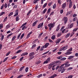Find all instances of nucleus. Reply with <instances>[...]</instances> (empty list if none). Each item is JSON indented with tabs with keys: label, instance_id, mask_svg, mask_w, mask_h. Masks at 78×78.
<instances>
[{
	"label": "nucleus",
	"instance_id": "obj_1",
	"mask_svg": "<svg viewBox=\"0 0 78 78\" xmlns=\"http://www.w3.org/2000/svg\"><path fill=\"white\" fill-rule=\"evenodd\" d=\"M64 66V64L62 65L58 69V71L59 72L61 71V73H64V72H65V70H66V68H64V67H63V66Z\"/></svg>",
	"mask_w": 78,
	"mask_h": 78
},
{
	"label": "nucleus",
	"instance_id": "obj_2",
	"mask_svg": "<svg viewBox=\"0 0 78 78\" xmlns=\"http://www.w3.org/2000/svg\"><path fill=\"white\" fill-rule=\"evenodd\" d=\"M55 22H53V23H51L48 24V26L49 28V31H51L52 30V28H53L55 27Z\"/></svg>",
	"mask_w": 78,
	"mask_h": 78
},
{
	"label": "nucleus",
	"instance_id": "obj_3",
	"mask_svg": "<svg viewBox=\"0 0 78 78\" xmlns=\"http://www.w3.org/2000/svg\"><path fill=\"white\" fill-rule=\"evenodd\" d=\"M34 52H32L30 53L29 54V60H31V59H33L34 58Z\"/></svg>",
	"mask_w": 78,
	"mask_h": 78
},
{
	"label": "nucleus",
	"instance_id": "obj_4",
	"mask_svg": "<svg viewBox=\"0 0 78 78\" xmlns=\"http://www.w3.org/2000/svg\"><path fill=\"white\" fill-rule=\"evenodd\" d=\"M68 47V45H67L63 47L62 48L60 49V51H64V50H66Z\"/></svg>",
	"mask_w": 78,
	"mask_h": 78
},
{
	"label": "nucleus",
	"instance_id": "obj_5",
	"mask_svg": "<svg viewBox=\"0 0 78 78\" xmlns=\"http://www.w3.org/2000/svg\"><path fill=\"white\" fill-rule=\"evenodd\" d=\"M44 25V23H40L38 25V27H37V28H42L43 27V25Z\"/></svg>",
	"mask_w": 78,
	"mask_h": 78
},
{
	"label": "nucleus",
	"instance_id": "obj_6",
	"mask_svg": "<svg viewBox=\"0 0 78 78\" xmlns=\"http://www.w3.org/2000/svg\"><path fill=\"white\" fill-rule=\"evenodd\" d=\"M63 20L64 22V23L66 24L67 22V21H68V19L67 17H64L63 19Z\"/></svg>",
	"mask_w": 78,
	"mask_h": 78
},
{
	"label": "nucleus",
	"instance_id": "obj_7",
	"mask_svg": "<svg viewBox=\"0 0 78 78\" xmlns=\"http://www.w3.org/2000/svg\"><path fill=\"white\" fill-rule=\"evenodd\" d=\"M69 61H67L66 62L65 64V67H69V66H70V64H69Z\"/></svg>",
	"mask_w": 78,
	"mask_h": 78
},
{
	"label": "nucleus",
	"instance_id": "obj_8",
	"mask_svg": "<svg viewBox=\"0 0 78 78\" xmlns=\"http://www.w3.org/2000/svg\"><path fill=\"white\" fill-rule=\"evenodd\" d=\"M62 6L63 9H65V8H66V2H65L62 5Z\"/></svg>",
	"mask_w": 78,
	"mask_h": 78
},
{
	"label": "nucleus",
	"instance_id": "obj_9",
	"mask_svg": "<svg viewBox=\"0 0 78 78\" xmlns=\"http://www.w3.org/2000/svg\"><path fill=\"white\" fill-rule=\"evenodd\" d=\"M72 3H73L72 2H69V8H71L72 7V6H73V4H72Z\"/></svg>",
	"mask_w": 78,
	"mask_h": 78
},
{
	"label": "nucleus",
	"instance_id": "obj_10",
	"mask_svg": "<svg viewBox=\"0 0 78 78\" xmlns=\"http://www.w3.org/2000/svg\"><path fill=\"white\" fill-rule=\"evenodd\" d=\"M72 52H70V51L68 50L67 52L65 53V55H70V54H72Z\"/></svg>",
	"mask_w": 78,
	"mask_h": 78
},
{
	"label": "nucleus",
	"instance_id": "obj_11",
	"mask_svg": "<svg viewBox=\"0 0 78 78\" xmlns=\"http://www.w3.org/2000/svg\"><path fill=\"white\" fill-rule=\"evenodd\" d=\"M61 24H59V25H58L57 27H56V31H58L59 29H60V26Z\"/></svg>",
	"mask_w": 78,
	"mask_h": 78
},
{
	"label": "nucleus",
	"instance_id": "obj_12",
	"mask_svg": "<svg viewBox=\"0 0 78 78\" xmlns=\"http://www.w3.org/2000/svg\"><path fill=\"white\" fill-rule=\"evenodd\" d=\"M32 33H33V32L31 31L28 34L27 37V39H28L30 36V35L32 34Z\"/></svg>",
	"mask_w": 78,
	"mask_h": 78
},
{
	"label": "nucleus",
	"instance_id": "obj_13",
	"mask_svg": "<svg viewBox=\"0 0 78 78\" xmlns=\"http://www.w3.org/2000/svg\"><path fill=\"white\" fill-rule=\"evenodd\" d=\"M37 22H38V20H36V21L34 22L33 23V24H32L33 27H34V26H35V25H36V24H37Z\"/></svg>",
	"mask_w": 78,
	"mask_h": 78
},
{
	"label": "nucleus",
	"instance_id": "obj_14",
	"mask_svg": "<svg viewBox=\"0 0 78 78\" xmlns=\"http://www.w3.org/2000/svg\"><path fill=\"white\" fill-rule=\"evenodd\" d=\"M28 52H25L23 53L21 55V56H25V55H28Z\"/></svg>",
	"mask_w": 78,
	"mask_h": 78
},
{
	"label": "nucleus",
	"instance_id": "obj_15",
	"mask_svg": "<svg viewBox=\"0 0 78 78\" xmlns=\"http://www.w3.org/2000/svg\"><path fill=\"white\" fill-rule=\"evenodd\" d=\"M61 39L60 38L58 39L57 41L56 42V44H59V43L61 42Z\"/></svg>",
	"mask_w": 78,
	"mask_h": 78
},
{
	"label": "nucleus",
	"instance_id": "obj_16",
	"mask_svg": "<svg viewBox=\"0 0 78 78\" xmlns=\"http://www.w3.org/2000/svg\"><path fill=\"white\" fill-rule=\"evenodd\" d=\"M47 3H45L43 5L42 7V9H44V8H45L47 6Z\"/></svg>",
	"mask_w": 78,
	"mask_h": 78
},
{
	"label": "nucleus",
	"instance_id": "obj_17",
	"mask_svg": "<svg viewBox=\"0 0 78 78\" xmlns=\"http://www.w3.org/2000/svg\"><path fill=\"white\" fill-rule=\"evenodd\" d=\"M49 43H46L44 45V47L45 48H47V47H48V46L49 45Z\"/></svg>",
	"mask_w": 78,
	"mask_h": 78
},
{
	"label": "nucleus",
	"instance_id": "obj_18",
	"mask_svg": "<svg viewBox=\"0 0 78 78\" xmlns=\"http://www.w3.org/2000/svg\"><path fill=\"white\" fill-rule=\"evenodd\" d=\"M70 33H69L67 34L65 36L66 38H67V37H69L70 36Z\"/></svg>",
	"mask_w": 78,
	"mask_h": 78
},
{
	"label": "nucleus",
	"instance_id": "obj_19",
	"mask_svg": "<svg viewBox=\"0 0 78 78\" xmlns=\"http://www.w3.org/2000/svg\"><path fill=\"white\" fill-rule=\"evenodd\" d=\"M53 66V65L52 64H51V65H49L48 66V68L49 69H51Z\"/></svg>",
	"mask_w": 78,
	"mask_h": 78
},
{
	"label": "nucleus",
	"instance_id": "obj_20",
	"mask_svg": "<svg viewBox=\"0 0 78 78\" xmlns=\"http://www.w3.org/2000/svg\"><path fill=\"white\" fill-rule=\"evenodd\" d=\"M24 36H25V34H22V35H21L20 38V39H22V38H23V37Z\"/></svg>",
	"mask_w": 78,
	"mask_h": 78
},
{
	"label": "nucleus",
	"instance_id": "obj_21",
	"mask_svg": "<svg viewBox=\"0 0 78 78\" xmlns=\"http://www.w3.org/2000/svg\"><path fill=\"white\" fill-rule=\"evenodd\" d=\"M74 58V56L73 55L70 56L68 58V59H72V58Z\"/></svg>",
	"mask_w": 78,
	"mask_h": 78
},
{
	"label": "nucleus",
	"instance_id": "obj_22",
	"mask_svg": "<svg viewBox=\"0 0 78 78\" xmlns=\"http://www.w3.org/2000/svg\"><path fill=\"white\" fill-rule=\"evenodd\" d=\"M13 34V33H11L9 34L7 36V38H9V37H10L11 36H12Z\"/></svg>",
	"mask_w": 78,
	"mask_h": 78
},
{
	"label": "nucleus",
	"instance_id": "obj_23",
	"mask_svg": "<svg viewBox=\"0 0 78 78\" xmlns=\"http://www.w3.org/2000/svg\"><path fill=\"white\" fill-rule=\"evenodd\" d=\"M41 61L39 60L36 62H35V64H37L38 65V64H40V63H41Z\"/></svg>",
	"mask_w": 78,
	"mask_h": 78
},
{
	"label": "nucleus",
	"instance_id": "obj_24",
	"mask_svg": "<svg viewBox=\"0 0 78 78\" xmlns=\"http://www.w3.org/2000/svg\"><path fill=\"white\" fill-rule=\"evenodd\" d=\"M73 27V24L72 23L69 26V28H72V27Z\"/></svg>",
	"mask_w": 78,
	"mask_h": 78
},
{
	"label": "nucleus",
	"instance_id": "obj_25",
	"mask_svg": "<svg viewBox=\"0 0 78 78\" xmlns=\"http://www.w3.org/2000/svg\"><path fill=\"white\" fill-rule=\"evenodd\" d=\"M72 12H71V11H69L66 14V16H68V15H69V14H71Z\"/></svg>",
	"mask_w": 78,
	"mask_h": 78
},
{
	"label": "nucleus",
	"instance_id": "obj_26",
	"mask_svg": "<svg viewBox=\"0 0 78 78\" xmlns=\"http://www.w3.org/2000/svg\"><path fill=\"white\" fill-rule=\"evenodd\" d=\"M25 67L24 66H22L20 68V71H21L24 69Z\"/></svg>",
	"mask_w": 78,
	"mask_h": 78
},
{
	"label": "nucleus",
	"instance_id": "obj_27",
	"mask_svg": "<svg viewBox=\"0 0 78 78\" xmlns=\"http://www.w3.org/2000/svg\"><path fill=\"white\" fill-rule=\"evenodd\" d=\"M22 51V50H18V51H16V54H17V53H20V52H21Z\"/></svg>",
	"mask_w": 78,
	"mask_h": 78
},
{
	"label": "nucleus",
	"instance_id": "obj_28",
	"mask_svg": "<svg viewBox=\"0 0 78 78\" xmlns=\"http://www.w3.org/2000/svg\"><path fill=\"white\" fill-rule=\"evenodd\" d=\"M4 14H5V12H2L0 13V16H3Z\"/></svg>",
	"mask_w": 78,
	"mask_h": 78
},
{
	"label": "nucleus",
	"instance_id": "obj_29",
	"mask_svg": "<svg viewBox=\"0 0 78 78\" xmlns=\"http://www.w3.org/2000/svg\"><path fill=\"white\" fill-rule=\"evenodd\" d=\"M66 58H65V57H62V59H60V61H65V60H66Z\"/></svg>",
	"mask_w": 78,
	"mask_h": 78
},
{
	"label": "nucleus",
	"instance_id": "obj_30",
	"mask_svg": "<svg viewBox=\"0 0 78 78\" xmlns=\"http://www.w3.org/2000/svg\"><path fill=\"white\" fill-rule=\"evenodd\" d=\"M23 76V74H21L20 75H19L17 77V78H21V77H22V76Z\"/></svg>",
	"mask_w": 78,
	"mask_h": 78
},
{
	"label": "nucleus",
	"instance_id": "obj_31",
	"mask_svg": "<svg viewBox=\"0 0 78 78\" xmlns=\"http://www.w3.org/2000/svg\"><path fill=\"white\" fill-rule=\"evenodd\" d=\"M16 22H17L18 21H19V16H17L16 17Z\"/></svg>",
	"mask_w": 78,
	"mask_h": 78
},
{
	"label": "nucleus",
	"instance_id": "obj_32",
	"mask_svg": "<svg viewBox=\"0 0 78 78\" xmlns=\"http://www.w3.org/2000/svg\"><path fill=\"white\" fill-rule=\"evenodd\" d=\"M56 4L55 3L53 5V9H55V8H56Z\"/></svg>",
	"mask_w": 78,
	"mask_h": 78
},
{
	"label": "nucleus",
	"instance_id": "obj_33",
	"mask_svg": "<svg viewBox=\"0 0 78 78\" xmlns=\"http://www.w3.org/2000/svg\"><path fill=\"white\" fill-rule=\"evenodd\" d=\"M78 27H76V28H74L73 30V32H74L75 31H77V30H78Z\"/></svg>",
	"mask_w": 78,
	"mask_h": 78
},
{
	"label": "nucleus",
	"instance_id": "obj_34",
	"mask_svg": "<svg viewBox=\"0 0 78 78\" xmlns=\"http://www.w3.org/2000/svg\"><path fill=\"white\" fill-rule=\"evenodd\" d=\"M8 59V57H7V58H5L4 59V60L3 61V62H5V61H7V59Z\"/></svg>",
	"mask_w": 78,
	"mask_h": 78
},
{
	"label": "nucleus",
	"instance_id": "obj_35",
	"mask_svg": "<svg viewBox=\"0 0 78 78\" xmlns=\"http://www.w3.org/2000/svg\"><path fill=\"white\" fill-rule=\"evenodd\" d=\"M12 14H13V12H11L9 13L8 16L10 17V16H11Z\"/></svg>",
	"mask_w": 78,
	"mask_h": 78
},
{
	"label": "nucleus",
	"instance_id": "obj_36",
	"mask_svg": "<svg viewBox=\"0 0 78 78\" xmlns=\"http://www.w3.org/2000/svg\"><path fill=\"white\" fill-rule=\"evenodd\" d=\"M47 11V9H45L43 12V14H45Z\"/></svg>",
	"mask_w": 78,
	"mask_h": 78
},
{
	"label": "nucleus",
	"instance_id": "obj_37",
	"mask_svg": "<svg viewBox=\"0 0 78 78\" xmlns=\"http://www.w3.org/2000/svg\"><path fill=\"white\" fill-rule=\"evenodd\" d=\"M10 53H11V51H9L7 53V54L6 55V56H8L9 55V54H10Z\"/></svg>",
	"mask_w": 78,
	"mask_h": 78
},
{
	"label": "nucleus",
	"instance_id": "obj_38",
	"mask_svg": "<svg viewBox=\"0 0 78 78\" xmlns=\"http://www.w3.org/2000/svg\"><path fill=\"white\" fill-rule=\"evenodd\" d=\"M42 34H43V32H42L41 33V34H40L38 37H39H39H41V36H42Z\"/></svg>",
	"mask_w": 78,
	"mask_h": 78
},
{
	"label": "nucleus",
	"instance_id": "obj_39",
	"mask_svg": "<svg viewBox=\"0 0 78 78\" xmlns=\"http://www.w3.org/2000/svg\"><path fill=\"white\" fill-rule=\"evenodd\" d=\"M16 36H13L12 39V41H14V39H16Z\"/></svg>",
	"mask_w": 78,
	"mask_h": 78
},
{
	"label": "nucleus",
	"instance_id": "obj_40",
	"mask_svg": "<svg viewBox=\"0 0 78 78\" xmlns=\"http://www.w3.org/2000/svg\"><path fill=\"white\" fill-rule=\"evenodd\" d=\"M21 34H22V33H21L19 34L18 35V36L17 37V39H19V38H20V36H21Z\"/></svg>",
	"mask_w": 78,
	"mask_h": 78
},
{
	"label": "nucleus",
	"instance_id": "obj_41",
	"mask_svg": "<svg viewBox=\"0 0 78 78\" xmlns=\"http://www.w3.org/2000/svg\"><path fill=\"white\" fill-rule=\"evenodd\" d=\"M27 24V22H26L25 23L23 24L22 26L20 27V28L22 27H23V26H25Z\"/></svg>",
	"mask_w": 78,
	"mask_h": 78
},
{
	"label": "nucleus",
	"instance_id": "obj_42",
	"mask_svg": "<svg viewBox=\"0 0 78 78\" xmlns=\"http://www.w3.org/2000/svg\"><path fill=\"white\" fill-rule=\"evenodd\" d=\"M46 61H47L48 62H49L50 61V58L49 57L46 60Z\"/></svg>",
	"mask_w": 78,
	"mask_h": 78
},
{
	"label": "nucleus",
	"instance_id": "obj_43",
	"mask_svg": "<svg viewBox=\"0 0 78 78\" xmlns=\"http://www.w3.org/2000/svg\"><path fill=\"white\" fill-rule=\"evenodd\" d=\"M7 18H8L7 17H5L4 20V21H3V22H5V21H6Z\"/></svg>",
	"mask_w": 78,
	"mask_h": 78
},
{
	"label": "nucleus",
	"instance_id": "obj_44",
	"mask_svg": "<svg viewBox=\"0 0 78 78\" xmlns=\"http://www.w3.org/2000/svg\"><path fill=\"white\" fill-rule=\"evenodd\" d=\"M61 36V34L60 33H58L57 34V37H60Z\"/></svg>",
	"mask_w": 78,
	"mask_h": 78
},
{
	"label": "nucleus",
	"instance_id": "obj_45",
	"mask_svg": "<svg viewBox=\"0 0 78 78\" xmlns=\"http://www.w3.org/2000/svg\"><path fill=\"white\" fill-rule=\"evenodd\" d=\"M55 35L51 37V38L52 39V40H54L55 39Z\"/></svg>",
	"mask_w": 78,
	"mask_h": 78
},
{
	"label": "nucleus",
	"instance_id": "obj_46",
	"mask_svg": "<svg viewBox=\"0 0 78 78\" xmlns=\"http://www.w3.org/2000/svg\"><path fill=\"white\" fill-rule=\"evenodd\" d=\"M10 25L9 24L7 25L6 27V29H8L9 28Z\"/></svg>",
	"mask_w": 78,
	"mask_h": 78
},
{
	"label": "nucleus",
	"instance_id": "obj_47",
	"mask_svg": "<svg viewBox=\"0 0 78 78\" xmlns=\"http://www.w3.org/2000/svg\"><path fill=\"white\" fill-rule=\"evenodd\" d=\"M4 6L5 8H7V7H8L7 4L5 3L4 5Z\"/></svg>",
	"mask_w": 78,
	"mask_h": 78
},
{
	"label": "nucleus",
	"instance_id": "obj_48",
	"mask_svg": "<svg viewBox=\"0 0 78 78\" xmlns=\"http://www.w3.org/2000/svg\"><path fill=\"white\" fill-rule=\"evenodd\" d=\"M77 20V17H76L74 18V19H73V22H75V20Z\"/></svg>",
	"mask_w": 78,
	"mask_h": 78
},
{
	"label": "nucleus",
	"instance_id": "obj_49",
	"mask_svg": "<svg viewBox=\"0 0 78 78\" xmlns=\"http://www.w3.org/2000/svg\"><path fill=\"white\" fill-rule=\"evenodd\" d=\"M40 48H41V46H38L37 49L36 51H38V50L40 49Z\"/></svg>",
	"mask_w": 78,
	"mask_h": 78
},
{
	"label": "nucleus",
	"instance_id": "obj_50",
	"mask_svg": "<svg viewBox=\"0 0 78 78\" xmlns=\"http://www.w3.org/2000/svg\"><path fill=\"white\" fill-rule=\"evenodd\" d=\"M4 35H2V37H1V41H3V39H4Z\"/></svg>",
	"mask_w": 78,
	"mask_h": 78
},
{
	"label": "nucleus",
	"instance_id": "obj_51",
	"mask_svg": "<svg viewBox=\"0 0 78 78\" xmlns=\"http://www.w3.org/2000/svg\"><path fill=\"white\" fill-rule=\"evenodd\" d=\"M42 76V74H40L38 75L37 76V78H40V77H41V76Z\"/></svg>",
	"mask_w": 78,
	"mask_h": 78
},
{
	"label": "nucleus",
	"instance_id": "obj_52",
	"mask_svg": "<svg viewBox=\"0 0 78 78\" xmlns=\"http://www.w3.org/2000/svg\"><path fill=\"white\" fill-rule=\"evenodd\" d=\"M58 2L59 5L61 4V0H58Z\"/></svg>",
	"mask_w": 78,
	"mask_h": 78
},
{
	"label": "nucleus",
	"instance_id": "obj_53",
	"mask_svg": "<svg viewBox=\"0 0 78 78\" xmlns=\"http://www.w3.org/2000/svg\"><path fill=\"white\" fill-rule=\"evenodd\" d=\"M48 41L50 42H51V43H53V41L49 39Z\"/></svg>",
	"mask_w": 78,
	"mask_h": 78
},
{
	"label": "nucleus",
	"instance_id": "obj_54",
	"mask_svg": "<svg viewBox=\"0 0 78 78\" xmlns=\"http://www.w3.org/2000/svg\"><path fill=\"white\" fill-rule=\"evenodd\" d=\"M28 71V67H27L25 69V72H27Z\"/></svg>",
	"mask_w": 78,
	"mask_h": 78
},
{
	"label": "nucleus",
	"instance_id": "obj_55",
	"mask_svg": "<svg viewBox=\"0 0 78 78\" xmlns=\"http://www.w3.org/2000/svg\"><path fill=\"white\" fill-rule=\"evenodd\" d=\"M27 27H26V26H24L22 28V30H24V29H27Z\"/></svg>",
	"mask_w": 78,
	"mask_h": 78
},
{
	"label": "nucleus",
	"instance_id": "obj_56",
	"mask_svg": "<svg viewBox=\"0 0 78 78\" xmlns=\"http://www.w3.org/2000/svg\"><path fill=\"white\" fill-rule=\"evenodd\" d=\"M3 8H4V4H3L2 5L1 8V9H2H2H3Z\"/></svg>",
	"mask_w": 78,
	"mask_h": 78
},
{
	"label": "nucleus",
	"instance_id": "obj_57",
	"mask_svg": "<svg viewBox=\"0 0 78 78\" xmlns=\"http://www.w3.org/2000/svg\"><path fill=\"white\" fill-rule=\"evenodd\" d=\"M52 4V2H49L48 4V6H51V5Z\"/></svg>",
	"mask_w": 78,
	"mask_h": 78
},
{
	"label": "nucleus",
	"instance_id": "obj_58",
	"mask_svg": "<svg viewBox=\"0 0 78 78\" xmlns=\"http://www.w3.org/2000/svg\"><path fill=\"white\" fill-rule=\"evenodd\" d=\"M55 66H54L53 65V66L52 67V70H55V68H54Z\"/></svg>",
	"mask_w": 78,
	"mask_h": 78
},
{
	"label": "nucleus",
	"instance_id": "obj_59",
	"mask_svg": "<svg viewBox=\"0 0 78 78\" xmlns=\"http://www.w3.org/2000/svg\"><path fill=\"white\" fill-rule=\"evenodd\" d=\"M17 58V56H14L12 57V58L11 59H16V58Z\"/></svg>",
	"mask_w": 78,
	"mask_h": 78
},
{
	"label": "nucleus",
	"instance_id": "obj_60",
	"mask_svg": "<svg viewBox=\"0 0 78 78\" xmlns=\"http://www.w3.org/2000/svg\"><path fill=\"white\" fill-rule=\"evenodd\" d=\"M38 8V5H37L35 6V10H37Z\"/></svg>",
	"mask_w": 78,
	"mask_h": 78
},
{
	"label": "nucleus",
	"instance_id": "obj_61",
	"mask_svg": "<svg viewBox=\"0 0 78 78\" xmlns=\"http://www.w3.org/2000/svg\"><path fill=\"white\" fill-rule=\"evenodd\" d=\"M44 64H47L48 63V61H45L44 62Z\"/></svg>",
	"mask_w": 78,
	"mask_h": 78
},
{
	"label": "nucleus",
	"instance_id": "obj_62",
	"mask_svg": "<svg viewBox=\"0 0 78 78\" xmlns=\"http://www.w3.org/2000/svg\"><path fill=\"white\" fill-rule=\"evenodd\" d=\"M76 39H77V38H74L73 39L71 40V41H76Z\"/></svg>",
	"mask_w": 78,
	"mask_h": 78
},
{
	"label": "nucleus",
	"instance_id": "obj_63",
	"mask_svg": "<svg viewBox=\"0 0 78 78\" xmlns=\"http://www.w3.org/2000/svg\"><path fill=\"white\" fill-rule=\"evenodd\" d=\"M74 34H75V33L73 32H72L70 35V37H72V36H73V35Z\"/></svg>",
	"mask_w": 78,
	"mask_h": 78
},
{
	"label": "nucleus",
	"instance_id": "obj_64",
	"mask_svg": "<svg viewBox=\"0 0 78 78\" xmlns=\"http://www.w3.org/2000/svg\"><path fill=\"white\" fill-rule=\"evenodd\" d=\"M73 78V76L70 75L68 77V78Z\"/></svg>",
	"mask_w": 78,
	"mask_h": 78
}]
</instances>
